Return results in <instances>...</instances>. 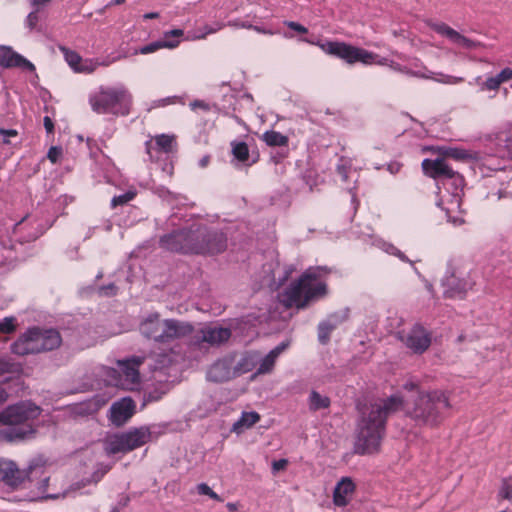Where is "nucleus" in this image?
<instances>
[{"label": "nucleus", "mask_w": 512, "mask_h": 512, "mask_svg": "<svg viewBox=\"0 0 512 512\" xmlns=\"http://www.w3.org/2000/svg\"><path fill=\"white\" fill-rule=\"evenodd\" d=\"M263 140L269 146H284L288 143V138L276 131H267L263 134Z\"/></svg>", "instance_id": "obj_32"}, {"label": "nucleus", "mask_w": 512, "mask_h": 512, "mask_svg": "<svg viewBox=\"0 0 512 512\" xmlns=\"http://www.w3.org/2000/svg\"><path fill=\"white\" fill-rule=\"evenodd\" d=\"M183 34H184V32L181 29H174L169 32H166L164 34L163 40L159 41L161 48H168V49L176 48L179 45L180 41L179 40H170L169 38L171 36L175 37V38H180L183 36Z\"/></svg>", "instance_id": "obj_33"}, {"label": "nucleus", "mask_w": 512, "mask_h": 512, "mask_svg": "<svg viewBox=\"0 0 512 512\" xmlns=\"http://www.w3.org/2000/svg\"><path fill=\"white\" fill-rule=\"evenodd\" d=\"M225 25L223 23H217L214 27L204 26L201 34L189 33L187 36V40L195 41L199 39H204L207 35L216 33L221 30Z\"/></svg>", "instance_id": "obj_35"}, {"label": "nucleus", "mask_w": 512, "mask_h": 512, "mask_svg": "<svg viewBox=\"0 0 512 512\" xmlns=\"http://www.w3.org/2000/svg\"><path fill=\"white\" fill-rule=\"evenodd\" d=\"M8 399V393L0 386V404Z\"/></svg>", "instance_id": "obj_56"}, {"label": "nucleus", "mask_w": 512, "mask_h": 512, "mask_svg": "<svg viewBox=\"0 0 512 512\" xmlns=\"http://www.w3.org/2000/svg\"><path fill=\"white\" fill-rule=\"evenodd\" d=\"M31 481H33L36 477H40L37 492L32 497V499H58L60 497H65L68 495V492L65 491L63 493L59 492H49L48 491V481L49 477L43 475V471L41 467L32 468L30 470Z\"/></svg>", "instance_id": "obj_18"}, {"label": "nucleus", "mask_w": 512, "mask_h": 512, "mask_svg": "<svg viewBox=\"0 0 512 512\" xmlns=\"http://www.w3.org/2000/svg\"><path fill=\"white\" fill-rule=\"evenodd\" d=\"M208 162H209V157L208 156H204L200 160L199 164H200L201 167H206L208 165Z\"/></svg>", "instance_id": "obj_58"}, {"label": "nucleus", "mask_w": 512, "mask_h": 512, "mask_svg": "<svg viewBox=\"0 0 512 512\" xmlns=\"http://www.w3.org/2000/svg\"><path fill=\"white\" fill-rule=\"evenodd\" d=\"M44 126L48 133H51L53 131L54 125L50 117L46 116L44 118Z\"/></svg>", "instance_id": "obj_54"}, {"label": "nucleus", "mask_w": 512, "mask_h": 512, "mask_svg": "<svg viewBox=\"0 0 512 512\" xmlns=\"http://www.w3.org/2000/svg\"><path fill=\"white\" fill-rule=\"evenodd\" d=\"M322 270L309 268L300 277L298 282L292 284L282 295L281 301L287 307H304L310 300L317 299L326 294V285L321 281Z\"/></svg>", "instance_id": "obj_4"}, {"label": "nucleus", "mask_w": 512, "mask_h": 512, "mask_svg": "<svg viewBox=\"0 0 512 512\" xmlns=\"http://www.w3.org/2000/svg\"><path fill=\"white\" fill-rule=\"evenodd\" d=\"M227 508H228L231 512H233V511H236V509H237V505H236L235 503H228V504H227Z\"/></svg>", "instance_id": "obj_61"}, {"label": "nucleus", "mask_w": 512, "mask_h": 512, "mask_svg": "<svg viewBox=\"0 0 512 512\" xmlns=\"http://www.w3.org/2000/svg\"><path fill=\"white\" fill-rule=\"evenodd\" d=\"M232 152L234 157L241 162L246 161L249 157V149L244 142L233 143Z\"/></svg>", "instance_id": "obj_36"}, {"label": "nucleus", "mask_w": 512, "mask_h": 512, "mask_svg": "<svg viewBox=\"0 0 512 512\" xmlns=\"http://www.w3.org/2000/svg\"><path fill=\"white\" fill-rule=\"evenodd\" d=\"M499 495L512 502V479L504 480L499 491Z\"/></svg>", "instance_id": "obj_43"}, {"label": "nucleus", "mask_w": 512, "mask_h": 512, "mask_svg": "<svg viewBox=\"0 0 512 512\" xmlns=\"http://www.w3.org/2000/svg\"><path fill=\"white\" fill-rule=\"evenodd\" d=\"M229 26L235 27V28H245L250 29L252 28V24L247 22H237V21H230L228 23Z\"/></svg>", "instance_id": "obj_51"}, {"label": "nucleus", "mask_w": 512, "mask_h": 512, "mask_svg": "<svg viewBox=\"0 0 512 512\" xmlns=\"http://www.w3.org/2000/svg\"><path fill=\"white\" fill-rule=\"evenodd\" d=\"M16 319L14 317H6L0 321V332L4 334L13 333L16 330Z\"/></svg>", "instance_id": "obj_39"}, {"label": "nucleus", "mask_w": 512, "mask_h": 512, "mask_svg": "<svg viewBox=\"0 0 512 512\" xmlns=\"http://www.w3.org/2000/svg\"><path fill=\"white\" fill-rule=\"evenodd\" d=\"M164 342L182 338L192 332V326L185 321L164 320Z\"/></svg>", "instance_id": "obj_21"}, {"label": "nucleus", "mask_w": 512, "mask_h": 512, "mask_svg": "<svg viewBox=\"0 0 512 512\" xmlns=\"http://www.w3.org/2000/svg\"><path fill=\"white\" fill-rule=\"evenodd\" d=\"M0 478L12 486H17L23 481L24 475L14 462L0 459Z\"/></svg>", "instance_id": "obj_23"}, {"label": "nucleus", "mask_w": 512, "mask_h": 512, "mask_svg": "<svg viewBox=\"0 0 512 512\" xmlns=\"http://www.w3.org/2000/svg\"><path fill=\"white\" fill-rule=\"evenodd\" d=\"M356 484L350 477H342L333 490V504L337 507L347 506L355 493Z\"/></svg>", "instance_id": "obj_16"}, {"label": "nucleus", "mask_w": 512, "mask_h": 512, "mask_svg": "<svg viewBox=\"0 0 512 512\" xmlns=\"http://www.w3.org/2000/svg\"><path fill=\"white\" fill-rule=\"evenodd\" d=\"M430 28L437 32L438 34H440L441 36H444L447 39H449L452 43L462 48L473 49L479 45L478 43L461 35L459 32H457L456 30H454L452 27L448 26L445 23H431Z\"/></svg>", "instance_id": "obj_17"}, {"label": "nucleus", "mask_w": 512, "mask_h": 512, "mask_svg": "<svg viewBox=\"0 0 512 512\" xmlns=\"http://www.w3.org/2000/svg\"><path fill=\"white\" fill-rule=\"evenodd\" d=\"M285 25H287L289 28H291L299 33H303V34L307 33L306 27H304L303 25H301L297 22L286 21Z\"/></svg>", "instance_id": "obj_48"}, {"label": "nucleus", "mask_w": 512, "mask_h": 512, "mask_svg": "<svg viewBox=\"0 0 512 512\" xmlns=\"http://www.w3.org/2000/svg\"><path fill=\"white\" fill-rule=\"evenodd\" d=\"M19 372V366L5 359H0V376Z\"/></svg>", "instance_id": "obj_40"}, {"label": "nucleus", "mask_w": 512, "mask_h": 512, "mask_svg": "<svg viewBox=\"0 0 512 512\" xmlns=\"http://www.w3.org/2000/svg\"><path fill=\"white\" fill-rule=\"evenodd\" d=\"M417 387V385L415 383H409V384H406L405 385V388L406 389H409V390H413Z\"/></svg>", "instance_id": "obj_62"}, {"label": "nucleus", "mask_w": 512, "mask_h": 512, "mask_svg": "<svg viewBox=\"0 0 512 512\" xmlns=\"http://www.w3.org/2000/svg\"><path fill=\"white\" fill-rule=\"evenodd\" d=\"M309 408L310 410L317 411L320 409H326L330 406L329 397L318 393L317 391H312L309 394L308 398Z\"/></svg>", "instance_id": "obj_30"}, {"label": "nucleus", "mask_w": 512, "mask_h": 512, "mask_svg": "<svg viewBox=\"0 0 512 512\" xmlns=\"http://www.w3.org/2000/svg\"><path fill=\"white\" fill-rule=\"evenodd\" d=\"M289 346V342H282L274 349H272L262 360L257 369L256 375L268 374L272 372L275 362L279 355L284 352Z\"/></svg>", "instance_id": "obj_25"}, {"label": "nucleus", "mask_w": 512, "mask_h": 512, "mask_svg": "<svg viewBox=\"0 0 512 512\" xmlns=\"http://www.w3.org/2000/svg\"><path fill=\"white\" fill-rule=\"evenodd\" d=\"M132 96L124 88L102 90L91 99V106L97 113L114 112L128 114Z\"/></svg>", "instance_id": "obj_8"}, {"label": "nucleus", "mask_w": 512, "mask_h": 512, "mask_svg": "<svg viewBox=\"0 0 512 512\" xmlns=\"http://www.w3.org/2000/svg\"><path fill=\"white\" fill-rule=\"evenodd\" d=\"M316 45L326 54L335 56L349 65L361 63L363 65H388L386 58L358 46L342 41L319 42Z\"/></svg>", "instance_id": "obj_7"}, {"label": "nucleus", "mask_w": 512, "mask_h": 512, "mask_svg": "<svg viewBox=\"0 0 512 512\" xmlns=\"http://www.w3.org/2000/svg\"><path fill=\"white\" fill-rule=\"evenodd\" d=\"M330 330L331 328L328 327L327 325L325 324H321L319 326V340L322 342V343H326L328 338H329V333H330Z\"/></svg>", "instance_id": "obj_46"}, {"label": "nucleus", "mask_w": 512, "mask_h": 512, "mask_svg": "<svg viewBox=\"0 0 512 512\" xmlns=\"http://www.w3.org/2000/svg\"><path fill=\"white\" fill-rule=\"evenodd\" d=\"M190 107L192 110H196L197 108H201L204 110L208 109V105L204 103L203 101H194L190 104Z\"/></svg>", "instance_id": "obj_53"}, {"label": "nucleus", "mask_w": 512, "mask_h": 512, "mask_svg": "<svg viewBox=\"0 0 512 512\" xmlns=\"http://www.w3.org/2000/svg\"><path fill=\"white\" fill-rule=\"evenodd\" d=\"M422 169L426 175L432 178L443 176L449 179L446 185L453 187L454 190L452 192L447 191L441 195L438 205L446 212L449 221L453 224L462 223L461 200L464 185L463 177L454 172L442 159H425L422 162Z\"/></svg>", "instance_id": "obj_2"}, {"label": "nucleus", "mask_w": 512, "mask_h": 512, "mask_svg": "<svg viewBox=\"0 0 512 512\" xmlns=\"http://www.w3.org/2000/svg\"><path fill=\"white\" fill-rule=\"evenodd\" d=\"M425 78L433 79L436 82L448 85H456L463 81L462 77L452 76V75H444L438 74L437 77H432L430 75L424 76Z\"/></svg>", "instance_id": "obj_38"}, {"label": "nucleus", "mask_w": 512, "mask_h": 512, "mask_svg": "<svg viewBox=\"0 0 512 512\" xmlns=\"http://www.w3.org/2000/svg\"><path fill=\"white\" fill-rule=\"evenodd\" d=\"M160 48H161L160 42H156V43H151L149 45L142 47L139 52L141 54H149V53L155 52L156 50H158Z\"/></svg>", "instance_id": "obj_47"}, {"label": "nucleus", "mask_w": 512, "mask_h": 512, "mask_svg": "<svg viewBox=\"0 0 512 512\" xmlns=\"http://www.w3.org/2000/svg\"><path fill=\"white\" fill-rule=\"evenodd\" d=\"M288 462L286 459H280L278 461H274L272 463V469L274 472H278L284 470L287 466Z\"/></svg>", "instance_id": "obj_50"}, {"label": "nucleus", "mask_w": 512, "mask_h": 512, "mask_svg": "<svg viewBox=\"0 0 512 512\" xmlns=\"http://www.w3.org/2000/svg\"><path fill=\"white\" fill-rule=\"evenodd\" d=\"M230 336V329L218 325H208L198 331L194 339L198 345L205 343L209 346H218L226 342Z\"/></svg>", "instance_id": "obj_12"}, {"label": "nucleus", "mask_w": 512, "mask_h": 512, "mask_svg": "<svg viewBox=\"0 0 512 512\" xmlns=\"http://www.w3.org/2000/svg\"><path fill=\"white\" fill-rule=\"evenodd\" d=\"M251 29H253L256 32L263 33V34H270V35L273 34V32L271 30H267V29H264V28L259 27V26L252 25Z\"/></svg>", "instance_id": "obj_55"}, {"label": "nucleus", "mask_w": 512, "mask_h": 512, "mask_svg": "<svg viewBox=\"0 0 512 512\" xmlns=\"http://www.w3.org/2000/svg\"><path fill=\"white\" fill-rule=\"evenodd\" d=\"M164 329V320L157 314L146 318L140 326V331L145 337L159 342H164Z\"/></svg>", "instance_id": "obj_19"}, {"label": "nucleus", "mask_w": 512, "mask_h": 512, "mask_svg": "<svg viewBox=\"0 0 512 512\" xmlns=\"http://www.w3.org/2000/svg\"><path fill=\"white\" fill-rule=\"evenodd\" d=\"M123 435L128 452L147 443L151 436L147 428L133 429L123 433Z\"/></svg>", "instance_id": "obj_24"}, {"label": "nucleus", "mask_w": 512, "mask_h": 512, "mask_svg": "<svg viewBox=\"0 0 512 512\" xmlns=\"http://www.w3.org/2000/svg\"><path fill=\"white\" fill-rule=\"evenodd\" d=\"M385 251L389 254H394V255H397L400 259L402 260H405V256L403 253H401L397 248H395L393 245L391 244H385V247H384Z\"/></svg>", "instance_id": "obj_49"}, {"label": "nucleus", "mask_w": 512, "mask_h": 512, "mask_svg": "<svg viewBox=\"0 0 512 512\" xmlns=\"http://www.w3.org/2000/svg\"><path fill=\"white\" fill-rule=\"evenodd\" d=\"M134 196H135V193L127 192V193H125L123 195L114 197L112 199L111 204H112L113 207H116L118 205H123V204L129 202L130 200H132L134 198Z\"/></svg>", "instance_id": "obj_44"}, {"label": "nucleus", "mask_w": 512, "mask_h": 512, "mask_svg": "<svg viewBox=\"0 0 512 512\" xmlns=\"http://www.w3.org/2000/svg\"><path fill=\"white\" fill-rule=\"evenodd\" d=\"M0 65L6 68L21 67L29 71L35 70V66L30 61L9 47H2L0 49Z\"/></svg>", "instance_id": "obj_20"}, {"label": "nucleus", "mask_w": 512, "mask_h": 512, "mask_svg": "<svg viewBox=\"0 0 512 512\" xmlns=\"http://www.w3.org/2000/svg\"><path fill=\"white\" fill-rule=\"evenodd\" d=\"M3 135L7 136H16L17 132L15 130H1L0 131Z\"/></svg>", "instance_id": "obj_57"}, {"label": "nucleus", "mask_w": 512, "mask_h": 512, "mask_svg": "<svg viewBox=\"0 0 512 512\" xmlns=\"http://www.w3.org/2000/svg\"><path fill=\"white\" fill-rule=\"evenodd\" d=\"M234 357L227 356L216 361L208 370L207 378L214 382L228 381L236 377L234 369Z\"/></svg>", "instance_id": "obj_14"}, {"label": "nucleus", "mask_w": 512, "mask_h": 512, "mask_svg": "<svg viewBox=\"0 0 512 512\" xmlns=\"http://www.w3.org/2000/svg\"><path fill=\"white\" fill-rule=\"evenodd\" d=\"M26 430L18 428L8 431L7 429L0 430V437L7 441H15L17 439H23L27 435Z\"/></svg>", "instance_id": "obj_37"}, {"label": "nucleus", "mask_w": 512, "mask_h": 512, "mask_svg": "<svg viewBox=\"0 0 512 512\" xmlns=\"http://www.w3.org/2000/svg\"><path fill=\"white\" fill-rule=\"evenodd\" d=\"M40 415V408L29 401L19 402L0 412V424L18 426L34 420Z\"/></svg>", "instance_id": "obj_9"}, {"label": "nucleus", "mask_w": 512, "mask_h": 512, "mask_svg": "<svg viewBox=\"0 0 512 512\" xmlns=\"http://www.w3.org/2000/svg\"><path fill=\"white\" fill-rule=\"evenodd\" d=\"M142 363L141 358H133L130 360L119 362V369L122 377H124V383L128 387L136 384L139 380L138 367Z\"/></svg>", "instance_id": "obj_22"}, {"label": "nucleus", "mask_w": 512, "mask_h": 512, "mask_svg": "<svg viewBox=\"0 0 512 512\" xmlns=\"http://www.w3.org/2000/svg\"><path fill=\"white\" fill-rule=\"evenodd\" d=\"M38 22V16L36 13L32 12L28 15L27 17V24L30 28H34L35 25L37 24Z\"/></svg>", "instance_id": "obj_52"}, {"label": "nucleus", "mask_w": 512, "mask_h": 512, "mask_svg": "<svg viewBox=\"0 0 512 512\" xmlns=\"http://www.w3.org/2000/svg\"><path fill=\"white\" fill-rule=\"evenodd\" d=\"M259 420L260 415L257 412H243L240 418L233 424L231 431L236 434H241L255 425Z\"/></svg>", "instance_id": "obj_28"}, {"label": "nucleus", "mask_w": 512, "mask_h": 512, "mask_svg": "<svg viewBox=\"0 0 512 512\" xmlns=\"http://www.w3.org/2000/svg\"><path fill=\"white\" fill-rule=\"evenodd\" d=\"M61 51L63 52L65 61L75 73L90 74L99 66H108L110 64V62H99L96 59H83L77 52L65 47H62Z\"/></svg>", "instance_id": "obj_11"}, {"label": "nucleus", "mask_w": 512, "mask_h": 512, "mask_svg": "<svg viewBox=\"0 0 512 512\" xmlns=\"http://www.w3.org/2000/svg\"><path fill=\"white\" fill-rule=\"evenodd\" d=\"M402 407V399L392 396L372 404L363 411L358 424L355 452L361 455L377 453L384 432L386 417Z\"/></svg>", "instance_id": "obj_1"}, {"label": "nucleus", "mask_w": 512, "mask_h": 512, "mask_svg": "<svg viewBox=\"0 0 512 512\" xmlns=\"http://www.w3.org/2000/svg\"><path fill=\"white\" fill-rule=\"evenodd\" d=\"M103 404L104 403H100L99 401H90L88 403L81 404L79 406V413H83V414L95 413L96 411H98L100 409V407Z\"/></svg>", "instance_id": "obj_41"}, {"label": "nucleus", "mask_w": 512, "mask_h": 512, "mask_svg": "<svg viewBox=\"0 0 512 512\" xmlns=\"http://www.w3.org/2000/svg\"><path fill=\"white\" fill-rule=\"evenodd\" d=\"M62 156V150L58 147H51L48 151L47 157L52 163H56Z\"/></svg>", "instance_id": "obj_45"}, {"label": "nucleus", "mask_w": 512, "mask_h": 512, "mask_svg": "<svg viewBox=\"0 0 512 512\" xmlns=\"http://www.w3.org/2000/svg\"><path fill=\"white\" fill-rule=\"evenodd\" d=\"M104 449L107 454L128 452L123 433L108 436L104 443Z\"/></svg>", "instance_id": "obj_29"}, {"label": "nucleus", "mask_w": 512, "mask_h": 512, "mask_svg": "<svg viewBox=\"0 0 512 512\" xmlns=\"http://www.w3.org/2000/svg\"><path fill=\"white\" fill-rule=\"evenodd\" d=\"M48 2H50V0H32V4L37 6L44 5Z\"/></svg>", "instance_id": "obj_60"}, {"label": "nucleus", "mask_w": 512, "mask_h": 512, "mask_svg": "<svg viewBox=\"0 0 512 512\" xmlns=\"http://www.w3.org/2000/svg\"><path fill=\"white\" fill-rule=\"evenodd\" d=\"M162 105H165L166 103H170V99H164L161 100Z\"/></svg>", "instance_id": "obj_64"}, {"label": "nucleus", "mask_w": 512, "mask_h": 512, "mask_svg": "<svg viewBox=\"0 0 512 512\" xmlns=\"http://www.w3.org/2000/svg\"><path fill=\"white\" fill-rule=\"evenodd\" d=\"M161 246L185 253H218L226 247L222 234L207 235L203 230L181 231L161 238Z\"/></svg>", "instance_id": "obj_3"}, {"label": "nucleus", "mask_w": 512, "mask_h": 512, "mask_svg": "<svg viewBox=\"0 0 512 512\" xmlns=\"http://www.w3.org/2000/svg\"><path fill=\"white\" fill-rule=\"evenodd\" d=\"M401 340L415 353H423L431 344L429 333L419 325H415L407 333H403Z\"/></svg>", "instance_id": "obj_13"}, {"label": "nucleus", "mask_w": 512, "mask_h": 512, "mask_svg": "<svg viewBox=\"0 0 512 512\" xmlns=\"http://www.w3.org/2000/svg\"><path fill=\"white\" fill-rule=\"evenodd\" d=\"M449 407L444 393L440 391L422 392L408 408L409 416L418 424L434 426L441 420V411Z\"/></svg>", "instance_id": "obj_6"}, {"label": "nucleus", "mask_w": 512, "mask_h": 512, "mask_svg": "<svg viewBox=\"0 0 512 512\" xmlns=\"http://www.w3.org/2000/svg\"><path fill=\"white\" fill-rule=\"evenodd\" d=\"M390 67L393 68L394 70L402 71V69L400 68V66L398 64L391 63Z\"/></svg>", "instance_id": "obj_63"}, {"label": "nucleus", "mask_w": 512, "mask_h": 512, "mask_svg": "<svg viewBox=\"0 0 512 512\" xmlns=\"http://www.w3.org/2000/svg\"><path fill=\"white\" fill-rule=\"evenodd\" d=\"M135 412V403L131 398H122L115 402L110 408L109 419L116 425L125 424Z\"/></svg>", "instance_id": "obj_15"}, {"label": "nucleus", "mask_w": 512, "mask_h": 512, "mask_svg": "<svg viewBox=\"0 0 512 512\" xmlns=\"http://www.w3.org/2000/svg\"><path fill=\"white\" fill-rule=\"evenodd\" d=\"M512 80V68H504L495 76L489 77L485 80L482 85L483 90H493L496 91L499 87Z\"/></svg>", "instance_id": "obj_27"}, {"label": "nucleus", "mask_w": 512, "mask_h": 512, "mask_svg": "<svg viewBox=\"0 0 512 512\" xmlns=\"http://www.w3.org/2000/svg\"><path fill=\"white\" fill-rule=\"evenodd\" d=\"M234 369L236 370V376L242 375L252 370L254 364L251 358L242 357L240 359H236L234 357Z\"/></svg>", "instance_id": "obj_34"}, {"label": "nucleus", "mask_w": 512, "mask_h": 512, "mask_svg": "<svg viewBox=\"0 0 512 512\" xmlns=\"http://www.w3.org/2000/svg\"><path fill=\"white\" fill-rule=\"evenodd\" d=\"M61 342V336L56 330L31 328L12 343L11 351L16 355L24 356L56 349Z\"/></svg>", "instance_id": "obj_5"}, {"label": "nucleus", "mask_w": 512, "mask_h": 512, "mask_svg": "<svg viewBox=\"0 0 512 512\" xmlns=\"http://www.w3.org/2000/svg\"><path fill=\"white\" fill-rule=\"evenodd\" d=\"M444 285L447 287L445 293L450 297H455L471 289L473 281L465 271L453 268L445 277Z\"/></svg>", "instance_id": "obj_10"}, {"label": "nucleus", "mask_w": 512, "mask_h": 512, "mask_svg": "<svg viewBox=\"0 0 512 512\" xmlns=\"http://www.w3.org/2000/svg\"><path fill=\"white\" fill-rule=\"evenodd\" d=\"M159 16V14L157 12H151V13H147L144 15V18L145 19H153V18H157Z\"/></svg>", "instance_id": "obj_59"}, {"label": "nucleus", "mask_w": 512, "mask_h": 512, "mask_svg": "<svg viewBox=\"0 0 512 512\" xmlns=\"http://www.w3.org/2000/svg\"><path fill=\"white\" fill-rule=\"evenodd\" d=\"M154 139L157 148L165 153L173 151L176 144L174 135L160 134L155 136Z\"/></svg>", "instance_id": "obj_31"}, {"label": "nucleus", "mask_w": 512, "mask_h": 512, "mask_svg": "<svg viewBox=\"0 0 512 512\" xmlns=\"http://www.w3.org/2000/svg\"><path fill=\"white\" fill-rule=\"evenodd\" d=\"M197 491L201 495H206L211 499H214L219 502L222 501V498L217 493H215L206 483H200L199 485H197Z\"/></svg>", "instance_id": "obj_42"}, {"label": "nucleus", "mask_w": 512, "mask_h": 512, "mask_svg": "<svg viewBox=\"0 0 512 512\" xmlns=\"http://www.w3.org/2000/svg\"><path fill=\"white\" fill-rule=\"evenodd\" d=\"M431 150L434 153H437L439 156H441L440 159H442L444 162V158H452L457 161H467L470 159H473L474 156L471 152L458 148V147H452V146H437L432 147Z\"/></svg>", "instance_id": "obj_26"}]
</instances>
